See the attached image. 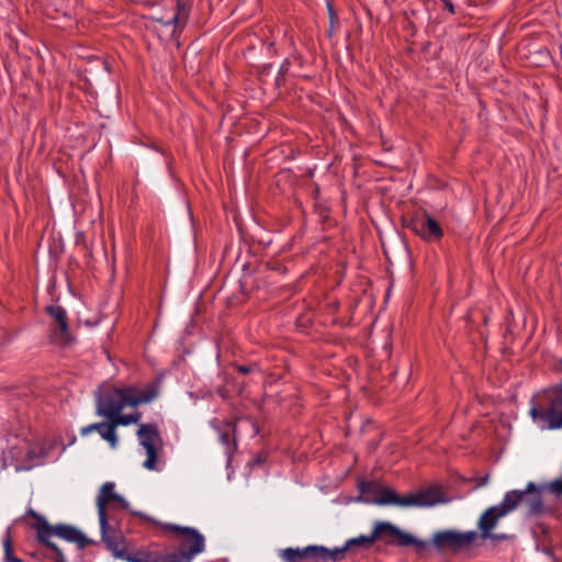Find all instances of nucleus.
<instances>
[{
  "label": "nucleus",
  "instance_id": "obj_1",
  "mask_svg": "<svg viewBox=\"0 0 562 562\" xmlns=\"http://www.w3.org/2000/svg\"><path fill=\"white\" fill-rule=\"evenodd\" d=\"M522 507L527 516H538L543 512V501L540 488L528 482L525 490H512L506 492L502 502L486 508L477 520V528L482 539L487 540L498 521Z\"/></svg>",
  "mask_w": 562,
  "mask_h": 562
},
{
  "label": "nucleus",
  "instance_id": "obj_2",
  "mask_svg": "<svg viewBox=\"0 0 562 562\" xmlns=\"http://www.w3.org/2000/svg\"><path fill=\"white\" fill-rule=\"evenodd\" d=\"M366 503L378 506L434 507L448 502L443 492L438 486H431L411 493L406 496L398 495L393 488L381 485L375 481H362L358 485Z\"/></svg>",
  "mask_w": 562,
  "mask_h": 562
},
{
  "label": "nucleus",
  "instance_id": "obj_3",
  "mask_svg": "<svg viewBox=\"0 0 562 562\" xmlns=\"http://www.w3.org/2000/svg\"><path fill=\"white\" fill-rule=\"evenodd\" d=\"M158 393L159 387L156 383H151L144 389L101 386L95 398L97 414L110 420L127 406L136 407L153 402Z\"/></svg>",
  "mask_w": 562,
  "mask_h": 562
},
{
  "label": "nucleus",
  "instance_id": "obj_4",
  "mask_svg": "<svg viewBox=\"0 0 562 562\" xmlns=\"http://www.w3.org/2000/svg\"><path fill=\"white\" fill-rule=\"evenodd\" d=\"M53 537H57L70 543H75L78 549H83L94 541L89 539L83 532L75 526L68 524L52 525L47 520H41L38 526V542L50 549L55 553V562H67L61 549L52 541Z\"/></svg>",
  "mask_w": 562,
  "mask_h": 562
},
{
  "label": "nucleus",
  "instance_id": "obj_5",
  "mask_svg": "<svg viewBox=\"0 0 562 562\" xmlns=\"http://www.w3.org/2000/svg\"><path fill=\"white\" fill-rule=\"evenodd\" d=\"M169 529L180 536L179 551L165 554L167 562H191L205 549V539L196 529L170 525Z\"/></svg>",
  "mask_w": 562,
  "mask_h": 562
},
{
  "label": "nucleus",
  "instance_id": "obj_6",
  "mask_svg": "<svg viewBox=\"0 0 562 562\" xmlns=\"http://www.w3.org/2000/svg\"><path fill=\"white\" fill-rule=\"evenodd\" d=\"M529 415L535 423H544L548 429L562 428V400L555 394L539 395L537 401H533Z\"/></svg>",
  "mask_w": 562,
  "mask_h": 562
},
{
  "label": "nucleus",
  "instance_id": "obj_7",
  "mask_svg": "<svg viewBox=\"0 0 562 562\" xmlns=\"http://www.w3.org/2000/svg\"><path fill=\"white\" fill-rule=\"evenodd\" d=\"M477 538L474 530L461 532L456 530L438 531L432 537V544L438 550H460L470 547Z\"/></svg>",
  "mask_w": 562,
  "mask_h": 562
},
{
  "label": "nucleus",
  "instance_id": "obj_8",
  "mask_svg": "<svg viewBox=\"0 0 562 562\" xmlns=\"http://www.w3.org/2000/svg\"><path fill=\"white\" fill-rule=\"evenodd\" d=\"M95 505L98 508L99 522L104 524V520H109V508L127 509L128 502L115 492V483L105 482L99 490L95 498Z\"/></svg>",
  "mask_w": 562,
  "mask_h": 562
},
{
  "label": "nucleus",
  "instance_id": "obj_9",
  "mask_svg": "<svg viewBox=\"0 0 562 562\" xmlns=\"http://www.w3.org/2000/svg\"><path fill=\"white\" fill-rule=\"evenodd\" d=\"M372 533L375 540L387 537L395 538L397 546H415L418 551L424 550L428 546L426 541L415 538L389 521H378L373 527Z\"/></svg>",
  "mask_w": 562,
  "mask_h": 562
},
{
  "label": "nucleus",
  "instance_id": "obj_10",
  "mask_svg": "<svg viewBox=\"0 0 562 562\" xmlns=\"http://www.w3.org/2000/svg\"><path fill=\"white\" fill-rule=\"evenodd\" d=\"M137 437L140 446L146 451V460L143 467L149 471L156 470L157 463V449L156 445L160 442V435L157 425L142 424L137 430Z\"/></svg>",
  "mask_w": 562,
  "mask_h": 562
},
{
  "label": "nucleus",
  "instance_id": "obj_11",
  "mask_svg": "<svg viewBox=\"0 0 562 562\" xmlns=\"http://www.w3.org/2000/svg\"><path fill=\"white\" fill-rule=\"evenodd\" d=\"M329 549L324 546L310 544L304 548H285L278 552V557L283 562H304L311 560L314 562L329 561Z\"/></svg>",
  "mask_w": 562,
  "mask_h": 562
},
{
  "label": "nucleus",
  "instance_id": "obj_12",
  "mask_svg": "<svg viewBox=\"0 0 562 562\" xmlns=\"http://www.w3.org/2000/svg\"><path fill=\"white\" fill-rule=\"evenodd\" d=\"M45 311L53 319V334L56 340L61 345H67L71 337L66 310L60 305H49Z\"/></svg>",
  "mask_w": 562,
  "mask_h": 562
},
{
  "label": "nucleus",
  "instance_id": "obj_13",
  "mask_svg": "<svg viewBox=\"0 0 562 562\" xmlns=\"http://www.w3.org/2000/svg\"><path fill=\"white\" fill-rule=\"evenodd\" d=\"M411 227L427 241L438 240L443 234L440 224L426 212L420 217L413 220Z\"/></svg>",
  "mask_w": 562,
  "mask_h": 562
},
{
  "label": "nucleus",
  "instance_id": "obj_14",
  "mask_svg": "<svg viewBox=\"0 0 562 562\" xmlns=\"http://www.w3.org/2000/svg\"><path fill=\"white\" fill-rule=\"evenodd\" d=\"M100 524L101 538L106 548L112 552L113 557L120 559L125 551L124 538L121 531L110 525L109 520Z\"/></svg>",
  "mask_w": 562,
  "mask_h": 562
},
{
  "label": "nucleus",
  "instance_id": "obj_15",
  "mask_svg": "<svg viewBox=\"0 0 562 562\" xmlns=\"http://www.w3.org/2000/svg\"><path fill=\"white\" fill-rule=\"evenodd\" d=\"M375 541L373 533L370 535H361L356 538L348 539L342 547H336L334 549H329L328 558L331 562H339L345 559V554L347 551L353 548H370Z\"/></svg>",
  "mask_w": 562,
  "mask_h": 562
},
{
  "label": "nucleus",
  "instance_id": "obj_16",
  "mask_svg": "<svg viewBox=\"0 0 562 562\" xmlns=\"http://www.w3.org/2000/svg\"><path fill=\"white\" fill-rule=\"evenodd\" d=\"M176 1V12L171 19L166 22V25H172V38L177 40L180 35V32L184 29L189 21V16L191 13V1L190 0H175Z\"/></svg>",
  "mask_w": 562,
  "mask_h": 562
},
{
  "label": "nucleus",
  "instance_id": "obj_17",
  "mask_svg": "<svg viewBox=\"0 0 562 562\" xmlns=\"http://www.w3.org/2000/svg\"><path fill=\"white\" fill-rule=\"evenodd\" d=\"M93 431H98L101 438L108 441L112 449H116L119 437L111 420L90 424L86 427H82L80 434L82 436H87Z\"/></svg>",
  "mask_w": 562,
  "mask_h": 562
},
{
  "label": "nucleus",
  "instance_id": "obj_18",
  "mask_svg": "<svg viewBox=\"0 0 562 562\" xmlns=\"http://www.w3.org/2000/svg\"><path fill=\"white\" fill-rule=\"evenodd\" d=\"M14 443H12L7 451L2 453V467L8 468L13 465L15 468L16 463H21L22 458L24 456V450L27 449V441L24 439L14 438Z\"/></svg>",
  "mask_w": 562,
  "mask_h": 562
},
{
  "label": "nucleus",
  "instance_id": "obj_19",
  "mask_svg": "<svg viewBox=\"0 0 562 562\" xmlns=\"http://www.w3.org/2000/svg\"><path fill=\"white\" fill-rule=\"evenodd\" d=\"M120 559L127 562H167L165 554L145 551L127 552L125 550Z\"/></svg>",
  "mask_w": 562,
  "mask_h": 562
},
{
  "label": "nucleus",
  "instance_id": "obj_20",
  "mask_svg": "<svg viewBox=\"0 0 562 562\" xmlns=\"http://www.w3.org/2000/svg\"><path fill=\"white\" fill-rule=\"evenodd\" d=\"M234 434L235 427L231 423L225 424V426L218 430V441L224 447L225 453L228 456H231L237 448Z\"/></svg>",
  "mask_w": 562,
  "mask_h": 562
},
{
  "label": "nucleus",
  "instance_id": "obj_21",
  "mask_svg": "<svg viewBox=\"0 0 562 562\" xmlns=\"http://www.w3.org/2000/svg\"><path fill=\"white\" fill-rule=\"evenodd\" d=\"M36 458L35 451L31 448L30 443L27 442V449L24 450V456L22 458L21 463L15 464V471H30L34 467V459Z\"/></svg>",
  "mask_w": 562,
  "mask_h": 562
},
{
  "label": "nucleus",
  "instance_id": "obj_22",
  "mask_svg": "<svg viewBox=\"0 0 562 562\" xmlns=\"http://www.w3.org/2000/svg\"><path fill=\"white\" fill-rule=\"evenodd\" d=\"M140 418L142 414L137 412L127 415H122L119 413L117 415H115V417H113L110 420L112 422L114 428L116 429L117 426H128L131 424H136L140 420Z\"/></svg>",
  "mask_w": 562,
  "mask_h": 562
},
{
  "label": "nucleus",
  "instance_id": "obj_23",
  "mask_svg": "<svg viewBox=\"0 0 562 562\" xmlns=\"http://www.w3.org/2000/svg\"><path fill=\"white\" fill-rule=\"evenodd\" d=\"M3 550H4V562H22V560L13 554L12 540L10 535V528L5 531V537L2 540Z\"/></svg>",
  "mask_w": 562,
  "mask_h": 562
},
{
  "label": "nucleus",
  "instance_id": "obj_24",
  "mask_svg": "<svg viewBox=\"0 0 562 562\" xmlns=\"http://www.w3.org/2000/svg\"><path fill=\"white\" fill-rule=\"evenodd\" d=\"M548 491L557 497L562 496V476L551 481L548 485Z\"/></svg>",
  "mask_w": 562,
  "mask_h": 562
},
{
  "label": "nucleus",
  "instance_id": "obj_25",
  "mask_svg": "<svg viewBox=\"0 0 562 562\" xmlns=\"http://www.w3.org/2000/svg\"><path fill=\"white\" fill-rule=\"evenodd\" d=\"M27 514L36 519V522L34 525V529L36 530V538L38 539V526L41 525V520H47L45 517L37 514L34 509H29Z\"/></svg>",
  "mask_w": 562,
  "mask_h": 562
},
{
  "label": "nucleus",
  "instance_id": "obj_26",
  "mask_svg": "<svg viewBox=\"0 0 562 562\" xmlns=\"http://www.w3.org/2000/svg\"><path fill=\"white\" fill-rule=\"evenodd\" d=\"M235 367L238 370V372H240L241 374L251 373V372H254L257 369V364L256 363H252V364H249V366L236 364Z\"/></svg>",
  "mask_w": 562,
  "mask_h": 562
},
{
  "label": "nucleus",
  "instance_id": "obj_27",
  "mask_svg": "<svg viewBox=\"0 0 562 562\" xmlns=\"http://www.w3.org/2000/svg\"><path fill=\"white\" fill-rule=\"evenodd\" d=\"M490 536L491 537H487V539L494 542L504 541L510 538V536L507 533H496L493 531L490 532Z\"/></svg>",
  "mask_w": 562,
  "mask_h": 562
},
{
  "label": "nucleus",
  "instance_id": "obj_28",
  "mask_svg": "<svg viewBox=\"0 0 562 562\" xmlns=\"http://www.w3.org/2000/svg\"><path fill=\"white\" fill-rule=\"evenodd\" d=\"M550 393L555 394L562 400V382L551 386Z\"/></svg>",
  "mask_w": 562,
  "mask_h": 562
},
{
  "label": "nucleus",
  "instance_id": "obj_29",
  "mask_svg": "<svg viewBox=\"0 0 562 562\" xmlns=\"http://www.w3.org/2000/svg\"><path fill=\"white\" fill-rule=\"evenodd\" d=\"M149 19H150V20H153V21H155V22L160 23V24H161V25H164V26H167V25H166V22H167L168 20H165V18H164L162 15H151Z\"/></svg>",
  "mask_w": 562,
  "mask_h": 562
},
{
  "label": "nucleus",
  "instance_id": "obj_30",
  "mask_svg": "<svg viewBox=\"0 0 562 562\" xmlns=\"http://www.w3.org/2000/svg\"><path fill=\"white\" fill-rule=\"evenodd\" d=\"M265 461H266V457H265L263 454H259V456H257V457L252 460L251 464H252V465H260V464H262Z\"/></svg>",
  "mask_w": 562,
  "mask_h": 562
},
{
  "label": "nucleus",
  "instance_id": "obj_31",
  "mask_svg": "<svg viewBox=\"0 0 562 562\" xmlns=\"http://www.w3.org/2000/svg\"><path fill=\"white\" fill-rule=\"evenodd\" d=\"M216 392L222 398H226L228 396V391L225 387L220 386Z\"/></svg>",
  "mask_w": 562,
  "mask_h": 562
},
{
  "label": "nucleus",
  "instance_id": "obj_32",
  "mask_svg": "<svg viewBox=\"0 0 562 562\" xmlns=\"http://www.w3.org/2000/svg\"><path fill=\"white\" fill-rule=\"evenodd\" d=\"M445 8L450 12L454 13V5L449 0H445Z\"/></svg>",
  "mask_w": 562,
  "mask_h": 562
},
{
  "label": "nucleus",
  "instance_id": "obj_33",
  "mask_svg": "<svg viewBox=\"0 0 562 562\" xmlns=\"http://www.w3.org/2000/svg\"><path fill=\"white\" fill-rule=\"evenodd\" d=\"M288 70V61H285L281 68H280V71H279V76L277 78V80H279Z\"/></svg>",
  "mask_w": 562,
  "mask_h": 562
},
{
  "label": "nucleus",
  "instance_id": "obj_34",
  "mask_svg": "<svg viewBox=\"0 0 562 562\" xmlns=\"http://www.w3.org/2000/svg\"><path fill=\"white\" fill-rule=\"evenodd\" d=\"M329 19H330V23L333 24L334 14L331 12V9H329Z\"/></svg>",
  "mask_w": 562,
  "mask_h": 562
},
{
  "label": "nucleus",
  "instance_id": "obj_35",
  "mask_svg": "<svg viewBox=\"0 0 562 562\" xmlns=\"http://www.w3.org/2000/svg\"><path fill=\"white\" fill-rule=\"evenodd\" d=\"M487 481V477H485L484 480H482V484H485Z\"/></svg>",
  "mask_w": 562,
  "mask_h": 562
},
{
  "label": "nucleus",
  "instance_id": "obj_36",
  "mask_svg": "<svg viewBox=\"0 0 562 562\" xmlns=\"http://www.w3.org/2000/svg\"><path fill=\"white\" fill-rule=\"evenodd\" d=\"M561 363H562V358H561Z\"/></svg>",
  "mask_w": 562,
  "mask_h": 562
}]
</instances>
